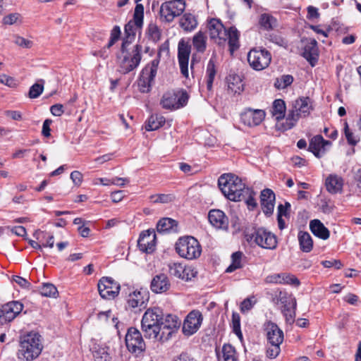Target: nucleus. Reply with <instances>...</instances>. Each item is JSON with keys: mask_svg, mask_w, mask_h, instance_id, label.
<instances>
[{"mask_svg": "<svg viewBox=\"0 0 361 361\" xmlns=\"http://www.w3.org/2000/svg\"><path fill=\"white\" fill-rule=\"evenodd\" d=\"M163 311L159 307L147 309L144 313L141 328L147 338L156 339L161 330Z\"/></svg>", "mask_w": 361, "mask_h": 361, "instance_id": "4", "label": "nucleus"}, {"mask_svg": "<svg viewBox=\"0 0 361 361\" xmlns=\"http://www.w3.org/2000/svg\"><path fill=\"white\" fill-rule=\"evenodd\" d=\"M47 233L44 231H42L40 230H37L33 233V236L42 243V247H49L52 248L54 244V238L53 235H48L47 238L45 242H43L45 240Z\"/></svg>", "mask_w": 361, "mask_h": 361, "instance_id": "39", "label": "nucleus"}, {"mask_svg": "<svg viewBox=\"0 0 361 361\" xmlns=\"http://www.w3.org/2000/svg\"><path fill=\"white\" fill-rule=\"evenodd\" d=\"M7 230L10 231L11 233H14L18 236L23 237L26 235V229L24 226H7Z\"/></svg>", "mask_w": 361, "mask_h": 361, "instance_id": "60", "label": "nucleus"}, {"mask_svg": "<svg viewBox=\"0 0 361 361\" xmlns=\"http://www.w3.org/2000/svg\"><path fill=\"white\" fill-rule=\"evenodd\" d=\"M156 234L154 230L142 231L137 240L139 249L146 253H152L156 247Z\"/></svg>", "mask_w": 361, "mask_h": 361, "instance_id": "20", "label": "nucleus"}, {"mask_svg": "<svg viewBox=\"0 0 361 361\" xmlns=\"http://www.w3.org/2000/svg\"><path fill=\"white\" fill-rule=\"evenodd\" d=\"M175 249L180 257L188 260L197 259L202 253L200 243L192 236L180 238L176 243Z\"/></svg>", "mask_w": 361, "mask_h": 361, "instance_id": "7", "label": "nucleus"}, {"mask_svg": "<svg viewBox=\"0 0 361 361\" xmlns=\"http://www.w3.org/2000/svg\"><path fill=\"white\" fill-rule=\"evenodd\" d=\"M165 123V118L161 115H152L146 123L145 129L147 131L156 130Z\"/></svg>", "mask_w": 361, "mask_h": 361, "instance_id": "36", "label": "nucleus"}, {"mask_svg": "<svg viewBox=\"0 0 361 361\" xmlns=\"http://www.w3.org/2000/svg\"><path fill=\"white\" fill-rule=\"evenodd\" d=\"M271 56L267 50L252 49L247 54L250 66L255 71H262L269 66Z\"/></svg>", "mask_w": 361, "mask_h": 361, "instance_id": "11", "label": "nucleus"}, {"mask_svg": "<svg viewBox=\"0 0 361 361\" xmlns=\"http://www.w3.org/2000/svg\"><path fill=\"white\" fill-rule=\"evenodd\" d=\"M180 321L176 315L167 314L165 318L162 316L161 329L174 330L180 326Z\"/></svg>", "mask_w": 361, "mask_h": 361, "instance_id": "37", "label": "nucleus"}, {"mask_svg": "<svg viewBox=\"0 0 361 361\" xmlns=\"http://www.w3.org/2000/svg\"><path fill=\"white\" fill-rule=\"evenodd\" d=\"M126 47V42H123L121 54L118 56L119 72L123 74H127L137 68L142 59L141 45L136 44L131 50H127Z\"/></svg>", "mask_w": 361, "mask_h": 361, "instance_id": "3", "label": "nucleus"}, {"mask_svg": "<svg viewBox=\"0 0 361 361\" xmlns=\"http://www.w3.org/2000/svg\"><path fill=\"white\" fill-rule=\"evenodd\" d=\"M243 253L241 252H235L231 255V264L226 269V272L231 273L235 270L242 267L241 259Z\"/></svg>", "mask_w": 361, "mask_h": 361, "instance_id": "44", "label": "nucleus"}, {"mask_svg": "<svg viewBox=\"0 0 361 361\" xmlns=\"http://www.w3.org/2000/svg\"><path fill=\"white\" fill-rule=\"evenodd\" d=\"M195 16L191 13H185L180 19V26L185 32H191L197 26Z\"/></svg>", "mask_w": 361, "mask_h": 361, "instance_id": "31", "label": "nucleus"}, {"mask_svg": "<svg viewBox=\"0 0 361 361\" xmlns=\"http://www.w3.org/2000/svg\"><path fill=\"white\" fill-rule=\"evenodd\" d=\"M169 272L171 275L184 280L190 281L196 276L197 271L191 266H185L180 263H173L169 265Z\"/></svg>", "mask_w": 361, "mask_h": 361, "instance_id": "21", "label": "nucleus"}, {"mask_svg": "<svg viewBox=\"0 0 361 361\" xmlns=\"http://www.w3.org/2000/svg\"><path fill=\"white\" fill-rule=\"evenodd\" d=\"M265 116V111L262 109H247L241 113L240 121L248 127H255L262 122Z\"/></svg>", "mask_w": 361, "mask_h": 361, "instance_id": "19", "label": "nucleus"}, {"mask_svg": "<svg viewBox=\"0 0 361 361\" xmlns=\"http://www.w3.org/2000/svg\"><path fill=\"white\" fill-rule=\"evenodd\" d=\"M245 236L248 243H253L264 249L274 250L278 245L276 236L262 227L255 229L252 233H247Z\"/></svg>", "mask_w": 361, "mask_h": 361, "instance_id": "8", "label": "nucleus"}, {"mask_svg": "<svg viewBox=\"0 0 361 361\" xmlns=\"http://www.w3.org/2000/svg\"><path fill=\"white\" fill-rule=\"evenodd\" d=\"M194 49L198 53H204L207 49V36L204 31L199 30L192 39Z\"/></svg>", "mask_w": 361, "mask_h": 361, "instance_id": "30", "label": "nucleus"}, {"mask_svg": "<svg viewBox=\"0 0 361 361\" xmlns=\"http://www.w3.org/2000/svg\"><path fill=\"white\" fill-rule=\"evenodd\" d=\"M185 9L183 0H171L161 4L159 9L160 20L171 23L176 17L180 16Z\"/></svg>", "mask_w": 361, "mask_h": 361, "instance_id": "9", "label": "nucleus"}, {"mask_svg": "<svg viewBox=\"0 0 361 361\" xmlns=\"http://www.w3.org/2000/svg\"><path fill=\"white\" fill-rule=\"evenodd\" d=\"M160 104L162 108L166 109H176V95L172 92H166L164 94Z\"/></svg>", "mask_w": 361, "mask_h": 361, "instance_id": "38", "label": "nucleus"}, {"mask_svg": "<svg viewBox=\"0 0 361 361\" xmlns=\"http://www.w3.org/2000/svg\"><path fill=\"white\" fill-rule=\"evenodd\" d=\"M144 6L142 4H136L135 8L133 20L129 21L124 27L126 39V45L130 42L135 35V27L140 28L143 24Z\"/></svg>", "mask_w": 361, "mask_h": 361, "instance_id": "13", "label": "nucleus"}, {"mask_svg": "<svg viewBox=\"0 0 361 361\" xmlns=\"http://www.w3.org/2000/svg\"><path fill=\"white\" fill-rule=\"evenodd\" d=\"M44 80L41 79L37 82L32 85L29 90V97L31 99L37 98L44 90Z\"/></svg>", "mask_w": 361, "mask_h": 361, "instance_id": "46", "label": "nucleus"}, {"mask_svg": "<svg viewBox=\"0 0 361 361\" xmlns=\"http://www.w3.org/2000/svg\"><path fill=\"white\" fill-rule=\"evenodd\" d=\"M207 30L210 38L215 40L218 44L222 45L226 42V32L228 30L225 28L219 19H211L207 23Z\"/></svg>", "mask_w": 361, "mask_h": 361, "instance_id": "16", "label": "nucleus"}, {"mask_svg": "<svg viewBox=\"0 0 361 361\" xmlns=\"http://www.w3.org/2000/svg\"><path fill=\"white\" fill-rule=\"evenodd\" d=\"M14 43L18 46L29 49L32 46V42L28 39H25L20 36H15Z\"/></svg>", "mask_w": 361, "mask_h": 361, "instance_id": "57", "label": "nucleus"}, {"mask_svg": "<svg viewBox=\"0 0 361 361\" xmlns=\"http://www.w3.org/2000/svg\"><path fill=\"white\" fill-rule=\"evenodd\" d=\"M286 109L285 102L279 99L274 101L271 112L273 116H274L276 119L279 121L284 118Z\"/></svg>", "mask_w": 361, "mask_h": 361, "instance_id": "34", "label": "nucleus"}, {"mask_svg": "<svg viewBox=\"0 0 361 361\" xmlns=\"http://www.w3.org/2000/svg\"><path fill=\"white\" fill-rule=\"evenodd\" d=\"M259 23L265 30H271L276 26V20L272 16L263 13L260 16Z\"/></svg>", "mask_w": 361, "mask_h": 361, "instance_id": "43", "label": "nucleus"}, {"mask_svg": "<svg viewBox=\"0 0 361 361\" xmlns=\"http://www.w3.org/2000/svg\"><path fill=\"white\" fill-rule=\"evenodd\" d=\"M300 247L302 252H310L313 247V240L307 232L300 231L298 233Z\"/></svg>", "mask_w": 361, "mask_h": 361, "instance_id": "35", "label": "nucleus"}, {"mask_svg": "<svg viewBox=\"0 0 361 361\" xmlns=\"http://www.w3.org/2000/svg\"><path fill=\"white\" fill-rule=\"evenodd\" d=\"M98 291L102 298L111 300L119 293L121 286L111 277H102L97 284Z\"/></svg>", "mask_w": 361, "mask_h": 361, "instance_id": "14", "label": "nucleus"}, {"mask_svg": "<svg viewBox=\"0 0 361 361\" xmlns=\"http://www.w3.org/2000/svg\"><path fill=\"white\" fill-rule=\"evenodd\" d=\"M202 319L200 312L197 310L190 312L183 322V333L188 336L196 333L201 326Z\"/></svg>", "mask_w": 361, "mask_h": 361, "instance_id": "18", "label": "nucleus"}, {"mask_svg": "<svg viewBox=\"0 0 361 361\" xmlns=\"http://www.w3.org/2000/svg\"><path fill=\"white\" fill-rule=\"evenodd\" d=\"M283 274H275L273 275L268 276L266 279V281L268 283H282L283 279Z\"/></svg>", "mask_w": 361, "mask_h": 361, "instance_id": "61", "label": "nucleus"}, {"mask_svg": "<svg viewBox=\"0 0 361 361\" xmlns=\"http://www.w3.org/2000/svg\"><path fill=\"white\" fill-rule=\"evenodd\" d=\"M343 183V179L336 174H330L325 180L327 191L333 195L342 192Z\"/></svg>", "mask_w": 361, "mask_h": 361, "instance_id": "27", "label": "nucleus"}, {"mask_svg": "<svg viewBox=\"0 0 361 361\" xmlns=\"http://www.w3.org/2000/svg\"><path fill=\"white\" fill-rule=\"evenodd\" d=\"M154 203H168L172 202L174 197L171 194H157L149 197Z\"/></svg>", "mask_w": 361, "mask_h": 361, "instance_id": "51", "label": "nucleus"}, {"mask_svg": "<svg viewBox=\"0 0 361 361\" xmlns=\"http://www.w3.org/2000/svg\"><path fill=\"white\" fill-rule=\"evenodd\" d=\"M310 228L312 233L319 238L326 240L329 238V229L318 219L310 221Z\"/></svg>", "mask_w": 361, "mask_h": 361, "instance_id": "29", "label": "nucleus"}, {"mask_svg": "<svg viewBox=\"0 0 361 361\" xmlns=\"http://www.w3.org/2000/svg\"><path fill=\"white\" fill-rule=\"evenodd\" d=\"M293 82V78L290 75H283L280 78H277L274 85L277 89H284L290 85Z\"/></svg>", "mask_w": 361, "mask_h": 361, "instance_id": "48", "label": "nucleus"}, {"mask_svg": "<svg viewBox=\"0 0 361 361\" xmlns=\"http://www.w3.org/2000/svg\"><path fill=\"white\" fill-rule=\"evenodd\" d=\"M208 219L210 224L216 228L227 230L228 228V219L221 210H211L209 212Z\"/></svg>", "mask_w": 361, "mask_h": 361, "instance_id": "24", "label": "nucleus"}, {"mask_svg": "<svg viewBox=\"0 0 361 361\" xmlns=\"http://www.w3.org/2000/svg\"><path fill=\"white\" fill-rule=\"evenodd\" d=\"M191 52V46L184 39L179 41L178 44V59L182 75L188 78V61Z\"/></svg>", "mask_w": 361, "mask_h": 361, "instance_id": "17", "label": "nucleus"}, {"mask_svg": "<svg viewBox=\"0 0 361 361\" xmlns=\"http://www.w3.org/2000/svg\"><path fill=\"white\" fill-rule=\"evenodd\" d=\"M331 145L330 141L326 140L320 135L314 136L310 141L309 151L317 157H322L326 152L327 147Z\"/></svg>", "mask_w": 361, "mask_h": 361, "instance_id": "23", "label": "nucleus"}, {"mask_svg": "<svg viewBox=\"0 0 361 361\" xmlns=\"http://www.w3.org/2000/svg\"><path fill=\"white\" fill-rule=\"evenodd\" d=\"M303 57L314 66L317 61L318 48L317 42L314 39H311L305 45L302 52Z\"/></svg>", "mask_w": 361, "mask_h": 361, "instance_id": "28", "label": "nucleus"}, {"mask_svg": "<svg viewBox=\"0 0 361 361\" xmlns=\"http://www.w3.org/2000/svg\"><path fill=\"white\" fill-rule=\"evenodd\" d=\"M218 185L224 196L234 202L242 201L246 195L250 193V188L232 173L222 174L219 178Z\"/></svg>", "mask_w": 361, "mask_h": 361, "instance_id": "1", "label": "nucleus"}, {"mask_svg": "<svg viewBox=\"0 0 361 361\" xmlns=\"http://www.w3.org/2000/svg\"><path fill=\"white\" fill-rule=\"evenodd\" d=\"M51 113L55 116H61L64 111L63 106L61 104L52 105L50 108Z\"/></svg>", "mask_w": 361, "mask_h": 361, "instance_id": "63", "label": "nucleus"}, {"mask_svg": "<svg viewBox=\"0 0 361 361\" xmlns=\"http://www.w3.org/2000/svg\"><path fill=\"white\" fill-rule=\"evenodd\" d=\"M278 300L283 304V307H285V305L287 307L293 306V309L296 308V300L295 298L288 296L286 293L280 292L278 297Z\"/></svg>", "mask_w": 361, "mask_h": 361, "instance_id": "49", "label": "nucleus"}, {"mask_svg": "<svg viewBox=\"0 0 361 361\" xmlns=\"http://www.w3.org/2000/svg\"><path fill=\"white\" fill-rule=\"evenodd\" d=\"M20 345L22 355L27 361L36 359L43 349L42 337L35 331H30L20 337Z\"/></svg>", "mask_w": 361, "mask_h": 361, "instance_id": "5", "label": "nucleus"}, {"mask_svg": "<svg viewBox=\"0 0 361 361\" xmlns=\"http://www.w3.org/2000/svg\"><path fill=\"white\" fill-rule=\"evenodd\" d=\"M283 283L285 284H289L294 286H298L300 285V281L292 274L283 273Z\"/></svg>", "mask_w": 361, "mask_h": 361, "instance_id": "56", "label": "nucleus"}, {"mask_svg": "<svg viewBox=\"0 0 361 361\" xmlns=\"http://www.w3.org/2000/svg\"><path fill=\"white\" fill-rule=\"evenodd\" d=\"M295 309H293V306L287 307V305H285V307H283L282 312L286 317V322L292 324L294 322L295 316Z\"/></svg>", "mask_w": 361, "mask_h": 361, "instance_id": "53", "label": "nucleus"}, {"mask_svg": "<svg viewBox=\"0 0 361 361\" xmlns=\"http://www.w3.org/2000/svg\"><path fill=\"white\" fill-rule=\"evenodd\" d=\"M267 339L269 344H281L283 341V332L278 325L271 321L264 324Z\"/></svg>", "mask_w": 361, "mask_h": 361, "instance_id": "22", "label": "nucleus"}, {"mask_svg": "<svg viewBox=\"0 0 361 361\" xmlns=\"http://www.w3.org/2000/svg\"><path fill=\"white\" fill-rule=\"evenodd\" d=\"M216 74V66L214 60L210 59L206 70V76H207V87L209 90H211L212 88L213 82Z\"/></svg>", "mask_w": 361, "mask_h": 361, "instance_id": "41", "label": "nucleus"}, {"mask_svg": "<svg viewBox=\"0 0 361 361\" xmlns=\"http://www.w3.org/2000/svg\"><path fill=\"white\" fill-rule=\"evenodd\" d=\"M71 179L75 185H80L82 181V174L78 171H74L71 173Z\"/></svg>", "mask_w": 361, "mask_h": 361, "instance_id": "62", "label": "nucleus"}, {"mask_svg": "<svg viewBox=\"0 0 361 361\" xmlns=\"http://www.w3.org/2000/svg\"><path fill=\"white\" fill-rule=\"evenodd\" d=\"M23 305L19 301H11L0 307V325L13 321L23 310Z\"/></svg>", "mask_w": 361, "mask_h": 361, "instance_id": "15", "label": "nucleus"}, {"mask_svg": "<svg viewBox=\"0 0 361 361\" xmlns=\"http://www.w3.org/2000/svg\"><path fill=\"white\" fill-rule=\"evenodd\" d=\"M270 345H271V346L268 347V348L267 350V356L269 358L273 359V358L276 357L279 355V354L281 351V349H280L281 344H270Z\"/></svg>", "mask_w": 361, "mask_h": 361, "instance_id": "55", "label": "nucleus"}, {"mask_svg": "<svg viewBox=\"0 0 361 361\" xmlns=\"http://www.w3.org/2000/svg\"><path fill=\"white\" fill-rule=\"evenodd\" d=\"M344 133L349 145L355 146L360 141V137L350 131L347 122L344 123Z\"/></svg>", "mask_w": 361, "mask_h": 361, "instance_id": "50", "label": "nucleus"}, {"mask_svg": "<svg viewBox=\"0 0 361 361\" xmlns=\"http://www.w3.org/2000/svg\"><path fill=\"white\" fill-rule=\"evenodd\" d=\"M228 87L235 94H240L243 90L242 80L238 75H229L227 78Z\"/></svg>", "mask_w": 361, "mask_h": 361, "instance_id": "40", "label": "nucleus"}, {"mask_svg": "<svg viewBox=\"0 0 361 361\" xmlns=\"http://www.w3.org/2000/svg\"><path fill=\"white\" fill-rule=\"evenodd\" d=\"M148 300L149 292L142 288L130 292L126 299L128 307L135 312L145 309Z\"/></svg>", "mask_w": 361, "mask_h": 361, "instance_id": "12", "label": "nucleus"}, {"mask_svg": "<svg viewBox=\"0 0 361 361\" xmlns=\"http://www.w3.org/2000/svg\"><path fill=\"white\" fill-rule=\"evenodd\" d=\"M176 226V221L170 218H163L159 221L157 230L159 233H165L173 230Z\"/></svg>", "mask_w": 361, "mask_h": 361, "instance_id": "42", "label": "nucleus"}, {"mask_svg": "<svg viewBox=\"0 0 361 361\" xmlns=\"http://www.w3.org/2000/svg\"><path fill=\"white\" fill-rule=\"evenodd\" d=\"M171 284L166 275L159 274L154 276L151 281L150 288L155 293L166 292L170 288Z\"/></svg>", "mask_w": 361, "mask_h": 361, "instance_id": "26", "label": "nucleus"}, {"mask_svg": "<svg viewBox=\"0 0 361 361\" xmlns=\"http://www.w3.org/2000/svg\"><path fill=\"white\" fill-rule=\"evenodd\" d=\"M40 293L43 296L54 297L58 294L56 288L51 283H44L40 288Z\"/></svg>", "mask_w": 361, "mask_h": 361, "instance_id": "47", "label": "nucleus"}, {"mask_svg": "<svg viewBox=\"0 0 361 361\" xmlns=\"http://www.w3.org/2000/svg\"><path fill=\"white\" fill-rule=\"evenodd\" d=\"M19 18V14L18 13H11L3 18V22L6 25H13L18 20Z\"/></svg>", "mask_w": 361, "mask_h": 361, "instance_id": "64", "label": "nucleus"}, {"mask_svg": "<svg viewBox=\"0 0 361 361\" xmlns=\"http://www.w3.org/2000/svg\"><path fill=\"white\" fill-rule=\"evenodd\" d=\"M223 361H237L235 348L231 344H224L222 348Z\"/></svg>", "mask_w": 361, "mask_h": 361, "instance_id": "45", "label": "nucleus"}, {"mask_svg": "<svg viewBox=\"0 0 361 361\" xmlns=\"http://www.w3.org/2000/svg\"><path fill=\"white\" fill-rule=\"evenodd\" d=\"M255 192L250 188V193L246 195V196L243 199V200L245 201V203L248 206V207H251L254 209L257 207V204L254 197Z\"/></svg>", "mask_w": 361, "mask_h": 361, "instance_id": "58", "label": "nucleus"}, {"mask_svg": "<svg viewBox=\"0 0 361 361\" xmlns=\"http://www.w3.org/2000/svg\"><path fill=\"white\" fill-rule=\"evenodd\" d=\"M226 41L229 45V50L233 54L239 47V32L235 27H231L226 32Z\"/></svg>", "mask_w": 361, "mask_h": 361, "instance_id": "32", "label": "nucleus"}, {"mask_svg": "<svg viewBox=\"0 0 361 361\" xmlns=\"http://www.w3.org/2000/svg\"><path fill=\"white\" fill-rule=\"evenodd\" d=\"M125 341L128 350L135 355H139L145 350V343L137 328L130 327L128 329Z\"/></svg>", "mask_w": 361, "mask_h": 361, "instance_id": "10", "label": "nucleus"}, {"mask_svg": "<svg viewBox=\"0 0 361 361\" xmlns=\"http://www.w3.org/2000/svg\"><path fill=\"white\" fill-rule=\"evenodd\" d=\"M260 199L263 212L267 216L271 215L274 209V192L271 189H264L261 192Z\"/></svg>", "mask_w": 361, "mask_h": 361, "instance_id": "25", "label": "nucleus"}, {"mask_svg": "<svg viewBox=\"0 0 361 361\" xmlns=\"http://www.w3.org/2000/svg\"><path fill=\"white\" fill-rule=\"evenodd\" d=\"M312 110V101L310 97H299L292 102L285 121L278 124L279 129L286 131L293 128L300 118L308 116Z\"/></svg>", "mask_w": 361, "mask_h": 361, "instance_id": "2", "label": "nucleus"}, {"mask_svg": "<svg viewBox=\"0 0 361 361\" xmlns=\"http://www.w3.org/2000/svg\"><path fill=\"white\" fill-rule=\"evenodd\" d=\"M322 264L326 268L335 267L339 269L343 267L341 262L338 259L324 260L322 262Z\"/></svg>", "mask_w": 361, "mask_h": 361, "instance_id": "59", "label": "nucleus"}, {"mask_svg": "<svg viewBox=\"0 0 361 361\" xmlns=\"http://www.w3.org/2000/svg\"><path fill=\"white\" fill-rule=\"evenodd\" d=\"M92 355L95 361H111V357L109 353V348L97 344L94 345L92 349Z\"/></svg>", "mask_w": 361, "mask_h": 361, "instance_id": "33", "label": "nucleus"}, {"mask_svg": "<svg viewBox=\"0 0 361 361\" xmlns=\"http://www.w3.org/2000/svg\"><path fill=\"white\" fill-rule=\"evenodd\" d=\"M121 35L120 27L117 25L114 26L111 32L110 39L106 45L107 48L112 47L116 41L118 40Z\"/></svg>", "mask_w": 361, "mask_h": 361, "instance_id": "54", "label": "nucleus"}, {"mask_svg": "<svg viewBox=\"0 0 361 361\" xmlns=\"http://www.w3.org/2000/svg\"><path fill=\"white\" fill-rule=\"evenodd\" d=\"M147 33L149 38L153 42H157L160 39V31L155 24H149L147 29Z\"/></svg>", "mask_w": 361, "mask_h": 361, "instance_id": "52", "label": "nucleus"}, {"mask_svg": "<svg viewBox=\"0 0 361 361\" xmlns=\"http://www.w3.org/2000/svg\"><path fill=\"white\" fill-rule=\"evenodd\" d=\"M163 51L168 52V49L163 45L159 49L157 56L147 64L142 71L137 85L139 90L142 93H147L151 90L154 78L157 73L161 54Z\"/></svg>", "mask_w": 361, "mask_h": 361, "instance_id": "6", "label": "nucleus"}]
</instances>
